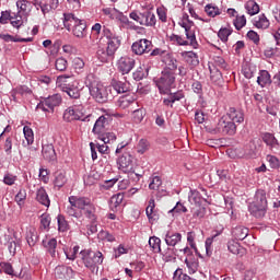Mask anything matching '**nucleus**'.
<instances>
[{"instance_id": "f257e3e1", "label": "nucleus", "mask_w": 280, "mask_h": 280, "mask_svg": "<svg viewBox=\"0 0 280 280\" xmlns=\"http://www.w3.org/2000/svg\"><path fill=\"white\" fill-rule=\"evenodd\" d=\"M247 209L249 214L257 220L266 218V213H268V196L266 195V190H256L252 201L247 203Z\"/></svg>"}, {"instance_id": "f03ea898", "label": "nucleus", "mask_w": 280, "mask_h": 280, "mask_svg": "<svg viewBox=\"0 0 280 280\" xmlns=\"http://www.w3.org/2000/svg\"><path fill=\"white\" fill-rule=\"evenodd\" d=\"M130 142L122 141L118 143L115 154L117 156L116 163L118 170L121 172L128 173L132 170V163L135 161V156L132 155V149H130Z\"/></svg>"}, {"instance_id": "7ed1b4c3", "label": "nucleus", "mask_w": 280, "mask_h": 280, "mask_svg": "<svg viewBox=\"0 0 280 280\" xmlns=\"http://www.w3.org/2000/svg\"><path fill=\"white\" fill-rule=\"evenodd\" d=\"M160 95H170L176 86V72L163 70L161 75L153 80Z\"/></svg>"}, {"instance_id": "20e7f679", "label": "nucleus", "mask_w": 280, "mask_h": 280, "mask_svg": "<svg viewBox=\"0 0 280 280\" xmlns=\"http://www.w3.org/2000/svg\"><path fill=\"white\" fill-rule=\"evenodd\" d=\"M81 259L85 266L92 272H97L100 270V266L104 264V254L102 252H92L89 249H83L80 252Z\"/></svg>"}, {"instance_id": "39448f33", "label": "nucleus", "mask_w": 280, "mask_h": 280, "mask_svg": "<svg viewBox=\"0 0 280 280\" xmlns=\"http://www.w3.org/2000/svg\"><path fill=\"white\" fill-rule=\"evenodd\" d=\"M86 110L84 109V105H82L81 101L74 104L72 107H68L63 112L65 121H91V115H85Z\"/></svg>"}, {"instance_id": "423d86ee", "label": "nucleus", "mask_w": 280, "mask_h": 280, "mask_svg": "<svg viewBox=\"0 0 280 280\" xmlns=\"http://www.w3.org/2000/svg\"><path fill=\"white\" fill-rule=\"evenodd\" d=\"M62 104V95L52 94L43 98L36 106V109L43 110V113H54L58 106Z\"/></svg>"}, {"instance_id": "0eeeda50", "label": "nucleus", "mask_w": 280, "mask_h": 280, "mask_svg": "<svg viewBox=\"0 0 280 280\" xmlns=\"http://www.w3.org/2000/svg\"><path fill=\"white\" fill-rule=\"evenodd\" d=\"M90 95L97 104H106L108 102V89L102 83L92 82L89 85Z\"/></svg>"}, {"instance_id": "6e6552de", "label": "nucleus", "mask_w": 280, "mask_h": 280, "mask_svg": "<svg viewBox=\"0 0 280 280\" xmlns=\"http://www.w3.org/2000/svg\"><path fill=\"white\" fill-rule=\"evenodd\" d=\"M129 18L137 21V23H140V25H144L145 27H154V25H156V15H154V13L151 11H144L142 13H137L133 11L129 14Z\"/></svg>"}, {"instance_id": "1a4fd4ad", "label": "nucleus", "mask_w": 280, "mask_h": 280, "mask_svg": "<svg viewBox=\"0 0 280 280\" xmlns=\"http://www.w3.org/2000/svg\"><path fill=\"white\" fill-rule=\"evenodd\" d=\"M102 36L107 40V49L115 56L119 47H121V39L106 26L102 30Z\"/></svg>"}, {"instance_id": "9d476101", "label": "nucleus", "mask_w": 280, "mask_h": 280, "mask_svg": "<svg viewBox=\"0 0 280 280\" xmlns=\"http://www.w3.org/2000/svg\"><path fill=\"white\" fill-rule=\"evenodd\" d=\"M217 132L233 137L237 132V126L232 120L222 117L217 125Z\"/></svg>"}, {"instance_id": "9b49d317", "label": "nucleus", "mask_w": 280, "mask_h": 280, "mask_svg": "<svg viewBox=\"0 0 280 280\" xmlns=\"http://www.w3.org/2000/svg\"><path fill=\"white\" fill-rule=\"evenodd\" d=\"M153 47L150 39H140L131 45V50L136 56H143V54H150Z\"/></svg>"}, {"instance_id": "f8f14e48", "label": "nucleus", "mask_w": 280, "mask_h": 280, "mask_svg": "<svg viewBox=\"0 0 280 280\" xmlns=\"http://www.w3.org/2000/svg\"><path fill=\"white\" fill-rule=\"evenodd\" d=\"M59 89L62 93H67L71 100H80V91H82V89H80V82L72 81L66 85H61Z\"/></svg>"}, {"instance_id": "ddd939ff", "label": "nucleus", "mask_w": 280, "mask_h": 280, "mask_svg": "<svg viewBox=\"0 0 280 280\" xmlns=\"http://www.w3.org/2000/svg\"><path fill=\"white\" fill-rule=\"evenodd\" d=\"M135 65H137V61L133 58L121 57L118 61V71H120L122 75H126L135 69Z\"/></svg>"}, {"instance_id": "4468645a", "label": "nucleus", "mask_w": 280, "mask_h": 280, "mask_svg": "<svg viewBox=\"0 0 280 280\" xmlns=\"http://www.w3.org/2000/svg\"><path fill=\"white\" fill-rule=\"evenodd\" d=\"M188 201L190 202V205H196V207H202L203 202H206L207 205H211V201L202 197V194L198 189H190L188 194Z\"/></svg>"}, {"instance_id": "2eb2a0df", "label": "nucleus", "mask_w": 280, "mask_h": 280, "mask_svg": "<svg viewBox=\"0 0 280 280\" xmlns=\"http://www.w3.org/2000/svg\"><path fill=\"white\" fill-rule=\"evenodd\" d=\"M68 202H71L80 211H84L93 201L89 197L70 196Z\"/></svg>"}, {"instance_id": "dca6fc26", "label": "nucleus", "mask_w": 280, "mask_h": 280, "mask_svg": "<svg viewBox=\"0 0 280 280\" xmlns=\"http://www.w3.org/2000/svg\"><path fill=\"white\" fill-rule=\"evenodd\" d=\"M110 86L118 94L130 92V82H128L126 78H122V80L113 79L110 82Z\"/></svg>"}, {"instance_id": "f3484780", "label": "nucleus", "mask_w": 280, "mask_h": 280, "mask_svg": "<svg viewBox=\"0 0 280 280\" xmlns=\"http://www.w3.org/2000/svg\"><path fill=\"white\" fill-rule=\"evenodd\" d=\"M226 117L233 124H244V112L240 108L230 107Z\"/></svg>"}, {"instance_id": "a211bd4d", "label": "nucleus", "mask_w": 280, "mask_h": 280, "mask_svg": "<svg viewBox=\"0 0 280 280\" xmlns=\"http://www.w3.org/2000/svg\"><path fill=\"white\" fill-rule=\"evenodd\" d=\"M180 27L185 30L186 38L189 40V45L196 49L198 47V42L196 40V32L190 28L187 22H184L183 20L178 23Z\"/></svg>"}, {"instance_id": "6ab92c4d", "label": "nucleus", "mask_w": 280, "mask_h": 280, "mask_svg": "<svg viewBox=\"0 0 280 280\" xmlns=\"http://www.w3.org/2000/svg\"><path fill=\"white\" fill-rule=\"evenodd\" d=\"M46 253L52 257V259H56L58 257V240L56 238H50L48 241H43L42 242Z\"/></svg>"}, {"instance_id": "aec40b11", "label": "nucleus", "mask_w": 280, "mask_h": 280, "mask_svg": "<svg viewBox=\"0 0 280 280\" xmlns=\"http://www.w3.org/2000/svg\"><path fill=\"white\" fill-rule=\"evenodd\" d=\"M82 20L78 19L73 13H63L62 23L68 32L77 26Z\"/></svg>"}, {"instance_id": "412c9836", "label": "nucleus", "mask_w": 280, "mask_h": 280, "mask_svg": "<svg viewBox=\"0 0 280 280\" xmlns=\"http://www.w3.org/2000/svg\"><path fill=\"white\" fill-rule=\"evenodd\" d=\"M59 3L60 2L58 0H42V4L39 5L43 16H47L51 10H58Z\"/></svg>"}, {"instance_id": "4be33fe9", "label": "nucleus", "mask_w": 280, "mask_h": 280, "mask_svg": "<svg viewBox=\"0 0 280 280\" xmlns=\"http://www.w3.org/2000/svg\"><path fill=\"white\" fill-rule=\"evenodd\" d=\"M182 241H183V234L178 232L168 231L165 234V243L167 246H172L174 248V246H176V244H179V242Z\"/></svg>"}, {"instance_id": "5701e85b", "label": "nucleus", "mask_w": 280, "mask_h": 280, "mask_svg": "<svg viewBox=\"0 0 280 280\" xmlns=\"http://www.w3.org/2000/svg\"><path fill=\"white\" fill-rule=\"evenodd\" d=\"M257 84L261 89H266V86H270V84H272V79H271L270 72H268V70L259 71V75L257 77Z\"/></svg>"}, {"instance_id": "b1692460", "label": "nucleus", "mask_w": 280, "mask_h": 280, "mask_svg": "<svg viewBox=\"0 0 280 280\" xmlns=\"http://www.w3.org/2000/svg\"><path fill=\"white\" fill-rule=\"evenodd\" d=\"M42 154L45 159V161H48L49 163L56 161V149H54V144H44L42 147Z\"/></svg>"}, {"instance_id": "393cba45", "label": "nucleus", "mask_w": 280, "mask_h": 280, "mask_svg": "<svg viewBox=\"0 0 280 280\" xmlns=\"http://www.w3.org/2000/svg\"><path fill=\"white\" fill-rule=\"evenodd\" d=\"M36 200L39 205L44 207H50L51 200H49V195H47V190L44 187H40L36 191Z\"/></svg>"}, {"instance_id": "a878e982", "label": "nucleus", "mask_w": 280, "mask_h": 280, "mask_svg": "<svg viewBox=\"0 0 280 280\" xmlns=\"http://www.w3.org/2000/svg\"><path fill=\"white\" fill-rule=\"evenodd\" d=\"M72 34L75 38H85L86 36V21L81 20L79 23L72 28Z\"/></svg>"}, {"instance_id": "bb28decb", "label": "nucleus", "mask_w": 280, "mask_h": 280, "mask_svg": "<svg viewBox=\"0 0 280 280\" xmlns=\"http://www.w3.org/2000/svg\"><path fill=\"white\" fill-rule=\"evenodd\" d=\"M262 141L270 148V150H279V140L275 137V135L270 132H266L262 135Z\"/></svg>"}, {"instance_id": "cd10ccee", "label": "nucleus", "mask_w": 280, "mask_h": 280, "mask_svg": "<svg viewBox=\"0 0 280 280\" xmlns=\"http://www.w3.org/2000/svg\"><path fill=\"white\" fill-rule=\"evenodd\" d=\"M185 62L189 65L190 67H198L200 65V60L198 59V54L194 51H184L182 54Z\"/></svg>"}, {"instance_id": "c85d7f7f", "label": "nucleus", "mask_w": 280, "mask_h": 280, "mask_svg": "<svg viewBox=\"0 0 280 280\" xmlns=\"http://www.w3.org/2000/svg\"><path fill=\"white\" fill-rule=\"evenodd\" d=\"M124 205V194L118 192L110 198L109 209L113 211H119Z\"/></svg>"}, {"instance_id": "c756f323", "label": "nucleus", "mask_w": 280, "mask_h": 280, "mask_svg": "<svg viewBox=\"0 0 280 280\" xmlns=\"http://www.w3.org/2000/svg\"><path fill=\"white\" fill-rule=\"evenodd\" d=\"M242 73L246 80H250L252 78H255V74L257 73V66L246 62L242 66Z\"/></svg>"}, {"instance_id": "7c9ffc66", "label": "nucleus", "mask_w": 280, "mask_h": 280, "mask_svg": "<svg viewBox=\"0 0 280 280\" xmlns=\"http://www.w3.org/2000/svg\"><path fill=\"white\" fill-rule=\"evenodd\" d=\"M114 57L115 55H113V52H110V50L107 48L98 47L96 51V58H98L102 62H108L113 60Z\"/></svg>"}, {"instance_id": "2f4dec72", "label": "nucleus", "mask_w": 280, "mask_h": 280, "mask_svg": "<svg viewBox=\"0 0 280 280\" xmlns=\"http://www.w3.org/2000/svg\"><path fill=\"white\" fill-rule=\"evenodd\" d=\"M155 207H156V203L154 199H150L149 205L145 209V213L149 222H156V220H159V215L154 213Z\"/></svg>"}, {"instance_id": "473e14b6", "label": "nucleus", "mask_w": 280, "mask_h": 280, "mask_svg": "<svg viewBox=\"0 0 280 280\" xmlns=\"http://www.w3.org/2000/svg\"><path fill=\"white\" fill-rule=\"evenodd\" d=\"M185 264L188 268L189 275H194L198 272V268L200 266V262H198V258L196 257H186L185 258Z\"/></svg>"}, {"instance_id": "72a5a7b5", "label": "nucleus", "mask_w": 280, "mask_h": 280, "mask_svg": "<svg viewBox=\"0 0 280 280\" xmlns=\"http://www.w3.org/2000/svg\"><path fill=\"white\" fill-rule=\"evenodd\" d=\"M106 128V116H100L95 121L92 132L94 135H103L104 129Z\"/></svg>"}, {"instance_id": "f704fd0d", "label": "nucleus", "mask_w": 280, "mask_h": 280, "mask_svg": "<svg viewBox=\"0 0 280 280\" xmlns=\"http://www.w3.org/2000/svg\"><path fill=\"white\" fill-rule=\"evenodd\" d=\"M26 242L31 248L36 246V243L38 242V232L36 229L31 228L26 231Z\"/></svg>"}, {"instance_id": "c9c22d12", "label": "nucleus", "mask_w": 280, "mask_h": 280, "mask_svg": "<svg viewBox=\"0 0 280 280\" xmlns=\"http://www.w3.org/2000/svg\"><path fill=\"white\" fill-rule=\"evenodd\" d=\"M232 235L233 237H235V240L242 242L243 240H246V237H248V229L244 226H236L233 229Z\"/></svg>"}, {"instance_id": "e433bc0d", "label": "nucleus", "mask_w": 280, "mask_h": 280, "mask_svg": "<svg viewBox=\"0 0 280 280\" xmlns=\"http://www.w3.org/2000/svg\"><path fill=\"white\" fill-rule=\"evenodd\" d=\"M4 246H7L11 257H14L16 255V248H19V241H16V237L8 236Z\"/></svg>"}, {"instance_id": "4c0bfd02", "label": "nucleus", "mask_w": 280, "mask_h": 280, "mask_svg": "<svg viewBox=\"0 0 280 280\" xmlns=\"http://www.w3.org/2000/svg\"><path fill=\"white\" fill-rule=\"evenodd\" d=\"M254 25L258 30H268V27H270V20L262 13L254 21Z\"/></svg>"}, {"instance_id": "58836bf2", "label": "nucleus", "mask_w": 280, "mask_h": 280, "mask_svg": "<svg viewBox=\"0 0 280 280\" xmlns=\"http://www.w3.org/2000/svg\"><path fill=\"white\" fill-rule=\"evenodd\" d=\"M97 211V208L95 207V203H90L84 210V215L88 218V220H91V222H95L97 220V215L95 214Z\"/></svg>"}, {"instance_id": "ea45409f", "label": "nucleus", "mask_w": 280, "mask_h": 280, "mask_svg": "<svg viewBox=\"0 0 280 280\" xmlns=\"http://www.w3.org/2000/svg\"><path fill=\"white\" fill-rule=\"evenodd\" d=\"M16 8L23 14H30L32 12V2L28 0H18Z\"/></svg>"}, {"instance_id": "a19ab883", "label": "nucleus", "mask_w": 280, "mask_h": 280, "mask_svg": "<svg viewBox=\"0 0 280 280\" xmlns=\"http://www.w3.org/2000/svg\"><path fill=\"white\" fill-rule=\"evenodd\" d=\"M245 10L249 16H255V14H259V4L255 0H249L245 3Z\"/></svg>"}, {"instance_id": "79ce46f5", "label": "nucleus", "mask_w": 280, "mask_h": 280, "mask_svg": "<svg viewBox=\"0 0 280 280\" xmlns=\"http://www.w3.org/2000/svg\"><path fill=\"white\" fill-rule=\"evenodd\" d=\"M177 249L174 247L166 248L162 254L163 261H176Z\"/></svg>"}, {"instance_id": "37998d69", "label": "nucleus", "mask_w": 280, "mask_h": 280, "mask_svg": "<svg viewBox=\"0 0 280 280\" xmlns=\"http://www.w3.org/2000/svg\"><path fill=\"white\" fill-rule=\"evenodd\" d=\"M205 12L208 16H210L211 19H215V16H220L221 12H220V8H218V5L213 4V3H209L205 7Z\"/></svg>"}, {"instance_id": "c03bdc74", "label": "nucleus", "mask_w": 280, "mask_h": 280, "mask_svg": "<svg viewBox=\"0 0 280 280\" xmlns=\"http://www.w3.org/2000/svg\"><path fill=\"white\" fill-rule=\"evenodd\" d=\"M98 240H102V242H117V238L115 237V234L106 231V230H101L98 232Z\"/></svg>"}, {"instance_id": "a18cd8bd", "label": "nucleus", "mask_w": 280, "mask_h": 280, "mask_svg": "<svg viewBox=\"0 0 280 280\" xmlns=\"http://www.w3.org/2000/svg\"><path fill=\"white\" fill-rule=\"evenodd\" d=\"M57 224L58 231H60L61 233L69 231V223L67 222V219H65V215L58 214Z\"/></svg>"}, {"instance_id": "49530a36", "label": "nucleus", "mask_w": 280, "mask_h": 280, "mask_svg": "<svg viewBox=\"0 0 280 280\" xmlns=\"http://www.w3.org/2000/svg\"><path fill=\"white\" fill-rule=\"evenodd\" d=\"M176 69H178V60H176V58L170 57L166 61L164 71H168V73H175Z\"/></svg>"}, {"instance_id": "de8ad7c7", "label": "nucleus", "mask_w": 280, "mask_h": 280, "mask_svg": "<svg viewBox=\"0 0 280 280\" xmlns=\"http://www.w3.org/2000/svg\"><path fill=\"white\" fill-rule=\"evenodd\" d=\"M149 246L152 248L153 253H161V238L151 236L149 238Z\"/></svg>"}, {"instance_id": "09e8293b", "label": "nucleus", "mask_w": 280, "mask_h": 280, "mask_svg": "<svg viewBox=\"0 0 280 280\" xmlns=\"http://www.w3.org/2000/svg\"><path fill=\"white\" fill-rule=\"evenodd\" d=\"M168 213H172L173 215H180V213H187V207L183 205V202L177 201L175 207L172 208Z\"/></svg>"}, {"instance_id": "8fccbe9b", "label": "nucleus", "mask_w": 280, "mask_h": 280, "mask_svg": "<svg viewBox=\"0 0 280 280\" xmlns=\"http://www.w3.org/2000/svg\"><path fill=\"white\" fill-rule=\"evenodd\" d=\"M150 150V141L140 139L137 145L138 154H145Z\"/></svg>"}, {"instance_id": "3c124183", "label": "nucleus", "mask_w": 280, "mask_h": 280, "mask_svg": "<svg viewBox=\"0 0 280 280\" xmlns=\"http://www.w3.org/2000/svg\"><path fill=\"white\" fill-rule=\"evenodd\" d=\"M27 199V190L25 188H21L19 192L15 195V202L20 207H23L25 205V200Z\"/></svg>"}, {"instance_id": "603ef678", "label": "nucleus", "mask_w": 280, "mask_h": 280, "mask_svg": "<svg viewBox=\"0 0 280 280\" xmlns=\"http://www.w3.org/2000/svg\"><path fill=\"white\" fill-rule=\"evenodd\" d=\"M233 25L237 32L242 30L243 27H246V15H236V18L233 21Z\"/></svg>"}, {"instance_id": "864d4df0", "label": "nucleus", "mask_w": 280, "mask_h": 280, "mask_svg": "<svg viewBox=\"0 0 280 280\" xmlns=\"http://www.w3.org/2000/svg\"><path fill=\"white\" fill-rule=\"evenodd\" d=\"M63 253L70 261H75V258L78 257V253H80V246L75 245L72 249L67 250L63 248Z\"/></svg>"}, {"instance_id": "5fc2aeb1", "label": "nucleus", "mask_w": 280, "mask_h": 280, "mask_svg": "<svg viewBox=\"0 0 280 280\" xmlns=\"http://www.w3.org/2000/svg\"><path fill=\"white\" fill-rule=\"evenodd\" d=\"M233 34V30L229 27L220 28L218 36L222 43H226L229 40V37Z\"/></svg>"}, {"instance_id": "6e6d98bb", "label": "nucleus", "mask_w": 280, "mask_h": 280, "mask_svg": "<svg viewBox=\"0 0 280 280\" xmlns=\"http://www.w3.org/2000/svg\"><path fill=\"white\" fill-rule=\"evenodd\" d=\"M24 137L26 139V144L32 145L34 143V130L28 126H24L23 128Z\"/></svg>"}, {"instance_id": "4d7b16f0", "label": "nucleus", "mask_w": 280, "mask_h": 280, "mask_svg": "<svg viewBox=\"0 0 280 280\" xmlns=\"http://www.w3.org/2000/svg\"><path fill=\"white\" fill-rule=\"evenodd\" d=\"M98 139L103 143H113V141H117V136L113 132H106L98 136Z\"/></svg>"}, {"instance_id": "13d9d810", "label": "nucleus", "mask_w": 280, "mask_h": 280, "mask_svg": "<svg viewBox=\"0 0 280 280\" xmlns=\"http://www.w3.org/2000/svg\"><path fill=\"white\" fill-rule=\"evenodd\" d=\"M132 75H133V80H136V82H140V80H143V78H148V69H147V72H145L143 67L140 66L132 73Z\"/></svg>"}, {"instance_id": "bf43d9fd", "label": "nucleus", "mask_w": 280, "mask_h": 280, "mask_svg": "<svg viewBox=\"0 0 280 280\" xmlns=\"http://www.w3.org/2000/svg\"><path fill=\"white\" fill-rule=\"evenodd\" d=\"M163 185V180L160 176L151 177V182L149 184V189H153V191H158V189Z\"/></svg>"}, {"instance_id": "052dcab7", "label": "nucleus", "mask_w": 280, "mask_h": 280, "mask_svg": "<svg viewBox=\"0 0 280 280\" xmlns=\"http://www.w3.org/2000/svg\"><path fill=\"white\" fill-rule=\"evenodd\" d=\"M66 183H67V176H65L63 173H59L56 175L54 180L55 187H58V189H60L65 187Z\"/></svg>"}, {"instance_id": "680f3d73", "label": "nucleus", "mask_w": 280, "mask_h": 280, "mask_svg": "<svg viewBox=\"0 0 280 280\" xmlns=\"http://www.w3.org/2000/svg\"><path fill=\"white\" fill-rule=\"evenodd\" d=\"M50 224H51V215H49L47 213H43L40 215V226H42V229L47 231V230H49Z\"/></svg>"}, {"instance_id": "e2e57ef3", "label": "nucleus", "mask_w": 280, "mask_h": 280, "mask_svg": "<svg viewBox=\"0 0 280 280\" xmlns=\"http://www.w3.org/2000/svg\"><path fill=\"white\" fill-rule=\"evenodd\" d=\"M0 270L4 272V275H10L11 277H14V268L10 262H0Z\"/></svg>"}, {"instance_id": "0e129e2a", "label": "nucleus", "mask_w": 280, "mask_h": 280, "mask_svg": "<svg viewBox=\"0 0 280 280\" xmlns=\"http://www.w3.org/2000/svg\"><path fill=\"white\" fill-rule=\"evenodd\" d=\"M240 248L242 246L236 241H229L228 242V249L232 253V255H240Z\"/></svg>"}, {"instance_id": "69168bd1", "label": "nucleus", "mask_w": 280, "mask_h": 280, "mask_svg": "<svg viewBox=\"0 0 280 280\" xmlns=\"http://www.w3.org/2000/svg\"><path fill=\"white\" fill-rule=\"evenodd\" d=\"M170 40H171L172 43H177V45H179V46H187V45H189V42H188V40H186L185 38H183V36H179V35H176V34H172V35L170 36Z\"/></svg>"}, {"instance_id": "338daca9", "label": "nucleus", "mask_w": 280, "mask_h": 280, "mask_svg": "<svg viewBox=\"0 0 280 280\" xmlns=\"http://www.w3.org/2000/svg\"><path fill=\"white\" fill-rule=\"evenodd\" d=\"M57 71H67L68 62L65 58H58L55 62Z\"/></svg>"}, {"instance_id": "774afa93", "label": "nucleus", "mask_w": 280, "mask_h": 280, "mask_svg": "<svg viewBox=\"0 0 280 280\" xmlns=\"http://www.w3.org/2000/svg\"><path fill=\"white\" fill-rule=\"evenodd\" d=\"M103 14H105V16H108V19L115 20L117 18V14H119V11L115 8H105L103 9Z\"/></svg>"}]
</instances>
